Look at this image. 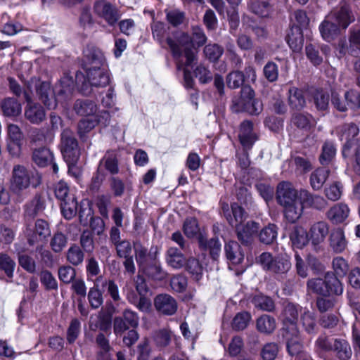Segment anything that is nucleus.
<instances>
[{
    "mask_svg": "<svg viewBox=\"0 0 360 360\" xmlns=\"http://www.w3.org/2000/svg\"><path fill=\"white\" fill-rule=\"evenodd\" d=\"M74 110L81 116H90L97 112V105L91 100H77L74 104Z\"/></svg>",
    "mask_w": 360,
    "mask_h": 360,
    "instance_id": "nucleus-36",
    "label": "nucleus"
},
{
    "mask_svg": "<svg viewBox=\"0 0 360 360\" xmlns=\"http://www.w3.org/2000/svg\"><path fill=\"white\" fill-rule=\"evenodd\" d=\"M84 202H82V205H80V209L79 210V221L84 226H86L88 224L89 221H91V226L93 227V223L97 222L98 224H100V228L97 230V233L99 234L101 232L103 231V221L101 219H94L92 216V211L91 207L86 205V207H83Z\"/></svg>",
    "mask_w": 360,
    "mask_h": 360,
    "instance_id": "nucleus-40",
    "label": "nucleus"
},
{
    "mask_svg": "<svg viewBox=\"0 0 360 360\" xmlns=\"http://www.w3.org/2000/svg\"><path fill=\"white\" fill-rule=\"evenodd\" d=\"M53 159V153L46 148H39L33 152L32 160L39 167L48 165Z\"/></svg>",
    "mask_w": 360,
    "mask_h": 360,
    "instance_id": "nucleus-44",
    "label": "nucleus"
},
{
    "mask_svg": "<svg viewBox=\"0 0 360 360\" xmlns=\"http://www.w3.org/2000/svg\"><path fill=\"white\" fill-rule=\"evenodd\" d=\"M257 330L264 335H270L276 328V319L268 314H263L256 320Z\"/></svg>",
    "mask_w": 360,
    "mask_h": 360,
    "instance_id": "nucleus-32",
    "label": "nucleus"
},
{
    "mask_svg": "<svg viewBox=\"0 0 360 360\" xmlns=\"http://www.w3.org/2000/svg\"><path fill=\"white\" fill-rule=\"evenodd\" d=\"M84 57L89 65V68L105 67V57L103 52L95 47H88L84 51Z\"/></svg>",
    "mask_w": 360,
    "mask_h": 360,
    "instance_id": "nucleus-29",
    "label": "nucleus"
},
{
    "mask_svg": "<svg viewBox=\"0 0 360 360\" xmlns=\"http://www.w3.org/2000/svg\"><path fill=\"white\" fill-rule=\"evenodd\" d=\"M254 91L245 86L241 90V96L233 99L232 110L236 112L245 111L250 115H257L262 111L260 101L254 98Z\"/></svg>",
    "mask_w": 360,
    "mask_h": 360,
    "instance_id": "nucleus-6",
    "label": "nucleus"
},
{
    "mask_svg": "<svg viewBox=\"0 0 360 360\" xmlns=\"http://www.w3.org/2000/svg\"><path fill=\"white\" fill-rule=\"evenodd\" d=\"M166 262L172 268L179 269L185 266L186 258L179 249L171 247L167 251Z\"/></svg>",
    "mask_w": 360,
    "mask_h": 360,
    "instance_id": "nucleus-31",
    "label": "nucleus"
},
{
    "mask_svg": "<svg viewBox=\"0 0 360 360\" xmlns=\"http://www.w3.org/2000/svg\"><path fill=\"white\" fill-rule=\"evenodd\" d=\"M338 136L343 143V155L354 146L358 141L360 132L359 127L354 123H346L336 129Z\"/></svg>",
    "mask_w": 360,
    "mask_h": 360,
    "instance_id": "nucleus-11",
    "label": "nucleus"
},
{
    "mask_svg": "<svg viewBox=\"0 0 360 360\" xmlns=\"http://www.w3.org/2000/svg\"><path fill=\"white\" fill-rule=\"evenodd\" d=\"M68 244V237L61 232H56L53 234L50 240V247L56 252H61Z\"/></svg>",
    "mask_w": 360,
    "mask_h": 360,
    "instance_id": "nucleus-54",
    "label": "nucleus"
},
{
    "mask_svg": "<svg viewBox=\"0 0 360 360\" xmlns=\"http://www.w3.org/2000/svg\"><path fill=\"white\" fill-rule=\"evenodd\" d=\"M301 323L307 333L311 334L316 333L317 326L314 312L305 309L301 314Z\"/></svg>",
    "mask_w": 360,
    "mask_h": 360,
    "instance_id": "nucleus-46",
    "label": "nucleus"
},
{
    "mask_svg": "<svg viewBox=\"0 0 360 360\" xmlns=\"http://www.w3.org/2000/svg\"><path fill=\"white\" fill-rule=\"evenodd\" d=\"M88 300L91 308L93 309H98L103 304V295L98 289V284L96 283H95L93 288L89 289L88 292Z\"/></svg>",
    "mask_w": 360,
    "mask_h": 360,
    "instance_id": "nucleus-56",
    "label": "nucleus"
},
{
    "mask_svg": "<svg viewBox=\"0 0 360 360\" xmlns=\"http://www.w3.org/2000/svg\"><path fill=\"white\" fill-rule=\"evenodd\" d=\"M293 124L300 129L309 130L314 126V120L309 115L296 114L292 117Z\"/></svg>",
    "mask_w": 360,
    "mask_h": 360,
    "instance_id": "nucleus-59",
    "label": "nucleus"
},
{
    "mask_svg": "<svg viewBox=\"0 0 360 360\" xmlns=\"http://www.w3.org/2000/svg\"><path fill=\"white\" fill-rule=\"evenodd\" d=\"M172 333L167 328L160 329L154 333L153 340L157 347L163 348L169 345Z\"/></svg>",
    "mask_w": 360,
    "mask_h": 360,
    "instance_id": "nucleus-52",
    "label": "nucleus"
},
{
    "mask_svg": "<svg viewBox=\"0 0 360 360\" xmlns=\"http://www.w3.org/2000/svg\"><path fill=\"white\" fill-rule=\"evenodd\" d=\"M1 107L4 115L7 117H17L22 111L21 104L13 98L4 99Z\"/></svg>",
    "mask_w": 360,
    "mask_h": 360,
    "instance_id": "nucleus-37",
    "label": "nucleus"
},
{
    "mask_svg": "<svg viewBox=\"0 0 360 360\" xmlns=\"http://www.w3.org/2000/svg\"><path fill=\"white\" fill-rule=\"evenodd\" d=\"M74 87L75 82L72 77L68 74H64L53 89L56 102H64L70 98Z\"/></svg>",
    "mask_w": 360,
    "mask_h": 360,
    "instance_id": "nucleus-16",
    "label": "nucleus"
},
{
    "mask_svg": "<svg viewBox=\"0 0 360 360\" xmlns=\"http://www.w3.org/2000/svg\"><path fill=\"white\" fill-rule=\"evenodd\" d=\"M41 184V176L35 172L28 169L22 165H15L11 178V189L20 195L30 187L37 188Z\"/></svg>",
    "mask_w": 360,
    "mask_h": 360,
    "instance_id": "nucleus-3",
    "label": "nucleus"
},
{
    "mask_svg": "<svg viewBox=\"0 0 360 360\" xmlns=\"http://www.w3.org/2000/svg\"><path fill=\"white\" fill-rule=\"evenodd\" d=\"M225 206L223 207L224 215L232 226H237L241 224L244 219V210L237 203L231 205L232 215L229 212V210L225 212Z\"/></svg>",
    "mask_w": 360,
    "mask_h": 360,
    "instance_id": "nucleus-39",
    "label": "nucleus"
},
{
    "mask_svg": "<svg viewBox=\"0 0 360 360\" xmlns=\"http://www.w3.org/2000/svg\"><path fill=\"white\" fill-rule=\"evenodd\" d=\"M343 191V186L340 181H333L324 188V195L328 200L337 201L340 199Z\"/></svg>",
    "mask_w": 360,
    "mask_h": 360,
    "instance_id": "nucleus-45",
    "label": "nucleus"
},
{
    "mask_svg": "<svg viewBox=\"0 0 360 360\" xmlns=\"http://www.w3.org/2000/svg\"><path fill=\"white\" fill-rule=\"evenodd\" d=\"M16 264L14 259L7 253H0V271L8 278H13Z\"/></svg>",
    "mask_w": 360,
    "mask_h": 360,
    "instance_id": "nucleus-47",
    "label": "nucleus"
},
{
    "mask_svg": "<svg viewBox=\"0 0 360 360\" xmlns=\"http://www.w3.org/2000/svg\"><path fill=\"white\" fill-rule=\"evenodd\" d=\"M39 99L49 110L56 108L57 102L51 94L50 85L47 82H41L37 88Z\"/></svg>",
    "mask_w": 360,
    "mask_h": 360,
    "instance_id": "nucleus-30",
    "label": "nucleus"
},
{
    "mask_svg": "<svg viewBox=\"0 0 360 360\" xmlns=\"http://www.w3.org/2000/svg\"><path fill=\"white\" fill-rule=\"evenodd\" d=\"M96 15L110 26H114L120 18L117 8L105 0L96 1L94 5Z\"/></svg>",
    "mask_w": 360,
    "mask_h": 360,
    "instance_id": "nucleus-12",
    "label": "nucleus"
},
{
    "mask_svg": "<svg viewBox=\"0 0 360 360\" xmlns=\"http://www.w3.org/2000/svg\"><path fill=\"white\" fill-rule=\"evenodd\" d=\"M290 238L292 245L297 248H302L310 240L309 233L302 226H295L290 234Z\"/></svg>",
    "mask_w": 360,
    "mask_h": 360,
    "instance_id": "nucleus-35",
    "label": "nucleus"
},
{
    "mask_svg": "<svg viewBox=\"0 0 360 360\" xmlns=\"http://www.w3.org/2000/svg\"><path fill=\"white\" fill-rule=\"evenodd\" d=\"M350 210L344 202L335 204L326 212L327 219L333 224L343 223L349 217Z\"/></svg>",
    "mask_w": 360,
    "mask_h": 360,
    "instance_id": "nucleus-21",
    "label": "nucleus"
},
{
    "mask_svg": "<svg viewBox=\"0 0 360 360\" xmlns=\"http://www.w3.org/2000/svg\"><path fill=\"white\" fill-rule=\"evenodd\" d=\"M307 288L311 292L323 296L332 294L340 295L343 292L342 283L331 272H327L324 279L316 278L309 280Z\"/></svg>",
    "mask_w": 360,
    "mask_h": 360,
    "instance_id": "nucleus-5",
    "label": "nucleus"
},
{
    "mask_svg": "<svg viewBox=\"0 0 360 360\" xmlns=\"http://www.w3.org/2000/svg\"><path fill=\"white\" fill-rule=\"evenodd\" d=\"M340 53L345 54L348 52L353 56H360V29L352 28L349 30V44H340Z\"/></svg>",
    "mask_w": 360,
    "mask_h": 360,
    "instance_id": "nucleus-20",
    "label": "nucleus"
},
{
    "mask_svg": "<svg viewBox=\"0 0 360 360\" xmlns=\"http://www.w3.org/2000/svg\"><path fill=\"white\" fill-rule=\"evenodd\" d=\"M28 243L34 245L40 241L46 240L51 235L48 223L43 219H37L33 229L27 226L25 231Z\"/></svg>",
    "mask_w": 360,
    "mask_h": 360,
    "instance_id": "nucleus-15",
    "label": "nucleus"
},
{
    "mask_svg": "<svg viewBox=\"0 0 360 360\" xmlns=\"http://www.w3.org/2000/svg\"><path fill=\"white\" fill-rule=\"evenodd\" d=\"M24 97L27 104L25 107L24 116L32 124H39L46 118V112L39 103L32 101L31 96L27 91H24Z\"/></svg>",
    "mask_w": 360,
    "mask_h": 360,
    "instance_id": "nucleus-13",
    "label": "nucleus"
},
{
    "mask_svg": "<svg viewBox=\"0 0 360 360\" xmlns=\"http://www.w3.org/2000/svg\"><path fill=\"white\" fill-rule=\"evenodd\" d=\"M329 244L335 253H341L347 248V240L342 229L336 228L332 230L329 236Z\"/></svg>",
    "mask_w": 360,
    "mask_h": 360,
    "instance_id": "nucleus-25",
    "label": "nucleus"
},
{
    "mask_svg": "<svg viewBox=\"0 0 360 360\" xmlns=\"http://www.w3.org/2000/svg\"><path fill=\"white\" fill-rule=\"evenodd\" d=\"M251 319L250 313L243 311L238 313L233 319L232 327L236 330H244Z\"/></svg>",
    "mask_w": 360,
    "mask_h": 360,
    "instance_id": "nucleus-60",
    "label": "nucleus"
},
{
    "mask_svg": "<svg viewBox=\"0 0 360 360\" xmlns=\"http://www.w3.org/2000/svg\"><path fill=\"white\" fill-rule=\"evenodd\" d=\"M199 247L201 250L208 251L213 259H217L221 253V244L216 238L210 239L200 236L198 238Z\"/></svg>",
    "mask_w": 360,
    "mask_h": 360,
    "instance_id": "nucleus-27",
    "label": "nucleus"
},
{
    "mask_svg": "<svg viewBox=\"0 0 360 360\" xmlns=\"http://www.w3.org/2000/svg\"><path fill=\"white\" fill-rule=\"evenodd\" d=\"M277 237V227L274 224H269L261 230L259 239L265 244L272 243Z\"/></svg>",
    "mask_w": 360,
    "mask_h": 360,
    "instance_id": "nucleus-58",
    "label": "nucleus"
},
{
    "mask_svg": "<svg viewBox=\"0 0 360 360\" xmlns=\"http://www.w3.org/2000/svg\"><path fill=\"white\" fill-rule=\"evenodd\" d=\"M281 335L286 342L287 349L292 356L298 354L302 348L296 323H283Z\"/></svg>",
    "mask_w": 360,
    "mask_h": 360,
    "instance_id": "nucleus-8",
    "label": "nucleus"
},
{
    "mask_svg": "<svg viewBox=\"0 0 360 360\" xmlns=\"http://www.w3.org/2000/svg\"><path fill=\"white\" fill-rule=\"evenodd\" d=\"M288 103L292 109L300 110L306 105L303 91L296 87H291L289 91Z\"/></svg>",
    "mask_w": 360,
    "mask_h": 360,
    "instance_id": "nucleus-38",
    "label": "nucleus"
},
{
    "mask_svg": "<svg viewBox=\"0 0 360 360\" xmlns=\"http://www.w3.org/2000/svg\"><path fill=\"white\" fill-rule=\"evenodd\" d=\"M279 352V347L276 342L266 343L262 350L261 356L263 360H274Z\"/></svg>",
    "mask_w": 360,
    "mask_h": 360,
    "instance_id": "nucleus-62",
    "label": "nucleus"
},
{
    "mask_svg": "<svg viewBox=\"0 0 360 360\" xmlns=\"http://www.w3.org/2000/svg\"><path fill=\"white\" fill-rule=\"evenodd\" d=\"M333 350L336 352L338 358L340 360H348L352 354L349 344L342 339H335L333 340Z\"/></svg>",
    "mask_w": 360,
    "mask_h": 360,
    "instance_id": "nucleus-41",
    "label": "nucleus"
},
{
    "mask_svg": "<svg viewBox=\"0 0 360 360\" xmlns=\"http://www.w3.org/2000/svg\"><path fill=\"white\" fill-rule=\"evenodd\" d=\"M44 207V200L39 195H36L26 205L25 212L27 215L33 217L41 212Z\"/></svg>",
    "mask_w": 360,
    "mask_h": 360,
    "instance_id": "nucleus-55",
    "label": "nucleus"
},
{
    "mask_svg": "<svg viewBox=\"0 0 360 360\" xmlns=\"http://www.w3.org/2000/svg\"><path fill=\"white\" fill-rule=\"evenodd\" d=\"M249 8L252 13L262 18L268 17L271 11V6L264 1H252Z\"/></svg>",
    "mask_w": 360,
    "mask_h": 360,
    "instance_id": "nucleus-49",
    "label": "nucleus"
},
{
    "mask_svg": "<svg viewBox=\"0 0 360 360\" xmlns=\"http://www.w3.org/2000/svg\"><path fill=\"white\" fill-rule=\"evenodd\" d=\"M183 230L188 238H193L199 232L198 221L195 218H187L183 225Z\"/></svg>",
    "mask_w": 360,
    "mask_h": 360,
    "instance_id": "nucleus-64",
    "label": "nucleus"
},
{
    "mask_svg": "<svg viewBox=\"0 0 360 360\" xmlns=\"http://www.w3.org/2000/svg\"><path fill=\"white\" fill-rule=\"evenodd\" d=\"M61 212L67 219H72L77 214V202L74 198H69L60 204Z\"/></svg>",
    "mask_w": 360,
    "mask_h": 360,
    "instance_id": "nucleus-53",
    "label": "nucleus"
},
{
    "mask_svg": "<svg viewBox=\"0 0 360 360\" xmlns=\"http://www.w3.org/2000/svg\"><path fill=\"white\" fill-rule=\"evenodd\" d=\"M102 167H104L111 174L119 172L118 162L114 152L108 151L100 160L98 168L101 170Z\"/></svg>",
    "mask_w": 360,
    "mask_h": 360,
    "instance_id": "nucleus-43",
    "label": "nucleus"
},
{
    "mask_svg": "<svg viewBox=\"0 0 360 360\" xmlns=\"http://www.w3.org/2000/svg\"><path fill=\"white\" fill-rule=\"evenodd\" d=\"M167 44L175 59L177 70H183L184 72V86L186 88H191L193 84V79L188 68L191 66L193 63L189 65L187 64L186 58L183 55L181 49L174 43L172 38H167Z\"/></svg>",
    "mask_w": 360,
    "mask_h": 360,
    "instance_id": "nucleus-9",
    "label": "nucleus"
},
{
    "mask_svg": "<svg viewBox=\"0 0 360 360\" xmlns=\"http://www.w3.org/2000/svg\"><path fill=\"white\" fill-rule=\"evenodd\" d=\"M224 53V49L217 44H209L204 48L205 56L211 61H217Z\"/></svg>",
    "mask_w": 360,
    "mask_h": 360,
    "instance_id": "nucleus-63",
    "label": "nucleus"
},
{
    "mask_svg": "<svg viewBox=\"0 0 360 360\" xmlns=\"http://www.w3.org/2000/svg\"><path fill=\"white\" fill-rule=\"evenodd\" d=\"M300 199L303 208L306 207L323 210L328 207V201L323 196L313 194L305 189L300 190Z\"/></svg>",
    "mask_w": 360,
    "mask_h": 360,
    "instance_id": "nucleus-17",
    "label": "nucleus"
},
{
    "mask_svg": "<svg viewBox=\"0 0 360 360\" xmlns=\"http://www.w3.org/2000/svg\"><path fill=\"white\" fill-rule=\"evenodd\" d=\"M329 226L324 221L314 223L309 231V237L314 245L322 243L328 234Z\"/></svg>",
    "mask_w": 360,
    "mask_h": 360,
    "instance_id": "nucleus-24",
    "label": "nucleus"
},
{
    "mask_svg": "<svg viewBox=\"0 0 360 360\" xmlns=\"http://www.w3.org/2000/svg\"><path fill=\"white\" fill-rule=\"evenodd\" d=\"M239 140L245 149H250L257 139L255 133L253 131L252 123L250 121H244L240 124L238 134Z\"/></svg>",
    "mask_w": 360,
    "mask_h": 360,
    "instance_id": "nucleus-23",
    "label": "nucleus"
},
{
    "mask_svg": "<svg viewBox=\"0 0 360 360\" xmlns=\"http://www.w3.org/2000/svg\"><path fill=\"white\" fill-rule=\"evenodd\" d=\"M7 148L13 157H19L21 154L23 133L15 124L7 126Z\"/></svg>",
    "mask_w": 360,
    "mask_h": 360,
    "instance_id": "nucleus-14",
    "label": "nucleus"
},
{
    "mask_svg": "<svg viewBox=\"0 0 360 360\" xmlns=\"http://www.w3.org/2000/svg\"><path fill=\"white\" fill-rule=\"evenodd\" d=\"M84 254L80 248L73 244L66 252V259L73 266H78L83 262Z\"/></svg>",
    "mask_w": 360,
    "mask_h": 360,
    "instance_id": "nucleus-48",
    "label": "nucleus"
},
{
    "mask_svg": "<svg viewBox=\"0 0 360 360\" xmlns=\"http://www.w3.org/2000/svg\"><path fill=\"white\" fill-rule=\"evenodd\" d=\"M330 96L323 90H316L314 94V103L319 110L325 111L329 105Z\"/></svg>",
    "mask_w": 360,
    "mask_h": 360,
    "instance_id": "nucleus-57",
    "label": "nucleus"
},
{
    "mask_svg": "<svg viewBox=\"0 0 360 360\" xmlns=\"http://www.w3.org/2000/svg\"><path fill=\"white\" fill-rule=\"evenodd\" d=\"M287 42L290 49L295 52H299L304 42L302 29L299 26H292L287 35Z\"/></svg>",
    "mask_w": 360,
    "mask_h": 360,
    "instance_id": "nucleus-28",
    "label": "nucleus"
},
{
    "mask_svg": "<svg viewBox=\"0 0 360 360\" xmlns=\"http://www.w3.org/2000/svg\"><path fill=\"white\" fill-rule=\"evenodd\" d=\"M329 170L321 167L314 171L310 176V184L314 190H320L329 175Z\"/></svg>",
    "mask_w": 360,
    "mask_h": 360,
    "instance_id": "nucleus-42",
    "label": "nucleus"
},
{
    "mask_svg": "<svg viewBox=\"0 0 360 360\" xmlns=\"http://www.w3.org/2000/svg\"><path fill=\"white\" fill-rule=\"evenodd\" d=\"M185 265L186 270L191 275L193 279L199 281L201 278L203 268L198 259L194 257H190L187 262H186Z\"/></svg>",
    "mask_w": 360,
    "mask_h": 360,
    "instance_id": "nucleus-51",
    "label": "nucleus"
},
{
    "mask_svg": "<svg viewBox=\"0 0 360 360\" xmlns=\"http://www.w3.org/2000/svg\"><path fill=\"white\" fill-rule=\"evenodd\" d=\"M332 264L335 273L333 274L337 278L344 277L349 270V265L347 261L342 257H337L334 258Z\"/></svg>",
    "mask_w": 360,
    "mask_h": 360,
    "instance_id": "nucleus-61",
    "label": "nucleus"
},
{
    "mask_svg": "<svg viewBox=\"0 0 360 360\" xmlns=\"http://www.w3.org/2000/svg\"><path fill=\"white\" fill-rule=\"evenodd\" d=\"M110 75L105 67L87 68L86 79L81 72L75 75V84L83 94H89L88 84L95 87H104L109 84Z\"/></svg>",
    "mask_w": 360,
    "mask_h": 360,
    "instance_id": "nucleus-4",
    "label": "nucleus"
},
{
    "mask_svg": "<svg viewBox=\"0 0 360 360\" xmlns=\"http://www.w3.org/2000/svg\"><path fill=\"white\" fill-rule=\"evenodd\" d=\"M167 38H172L181 49L188 65L195 60V53L192 48L202 46L207 41L202 28L198 26L193 27L192 37L184 32H177Z\"/></svg>",
    "mask_w": 360,
    "mask_h": 360,
    "instance_id": "nucleus-2",
    "label": "nucleus"
},
{
    "mask_svg": "<svg viewBox=\"0 0 360 360\" xmlns=\"http://www.w3.org/2000/svg\"><path fill=\"white\" fill-rule=\"evenodd\" d=\"M329 18H331L340 27L345 30L354 20V15L349 7L346 5L332 11L329 14Z\"/></svg>",
    "mask_w": 360,
    "mask_h": 360,
    "instance_id": "nucleus-22",
    "label": "nucleus"
},
{
    "mask_svg": "<svg viewBox=\"0 0 360 360\" xmlns=\"http://www.w3.org/2000/svg\"><path fill=\"white\" fill-rule=\"evenodd\" d=\"M61 152L65 161L73 162L79 159V150L74 132L65 129L61 134Z\"/></svg>",
    "mask_w": 360,
    "mask_h": 360,
    "instance_id": "nucleus-10",
    "label": "nucleus"
},
{
    "mask_svg": "<svg viewBox=\"0 0 360 360\" xmlns=\"http://www.w3.org/2000/svg\"><path fill=\"white\" fill-rule=\"evenodd\" d=\"M225 253L227 259L233 264L241 263L244 259V255L240 250V247L237 242L229 241L226 243Z\"/></svg>",
    "mask_w": 360,
    "mask_h": 360,
    "instance_id": "nucleus-33",
    "label": "nucleus"
},
{
    "mask_svg": "<svg viewBox=\"0 0 360 360\" xmlns=\"http://www.w3.org/2000/svg\"><path fill=\"white\" fill-rule=\"evenodd\" d=\"M259 227V224L252 221L236 226L238 240L243 244L249 243L252 236L257 232Z\"/></svg>",
    "mask_w": 360,
    "mask_h": 360,
    "instance_id": "nucleus-26",
    "label": "nucleus"
},
{
    "mask_svg": "<svg viewBox=\"0 0 360 360\" xmlns=\"http://www.w3.org/2000/svg\"><path fill=\"white\" fill-rule=\"evenodd\" d=\"M257 262L264 269L278 275L286 274L291 268V263L287 257H273L269 252L262 253Z\"/></svg>",
    "mask_w": 360,
    "mask_h": 360,
    "instance_id": "nucleus-7",
    "label": "nucleus"
},
{
    "mask_svg": "<svg viewBox=\"0 0 360 360\" xmlns=\"http://www.w3.org/2000/svg\"><path fill=\"white\" fill-rule=\"evenodd\" d=\"M252 302L256 308L263 311H272L275 308L273 300L262 294L255 295Z\"/></svg>",
    "mask_w": 360,
    "mask_h": 360,
    "instance_id": "nucleus-50",
    "label": "nucleus"
},
{
    "mask_svg": "<svg viewBox=\"0 0 360 360\" xmlns=\"http://www.w3.org/2000/svg\"><path fill=\"white\" fill-rule=\"evenodd\" d=\"M319 30L322 37L325 40L330 41L338 35L339 26L331 18H329L328 15L320 25Z\"/></svg>",
    "mask_w": 360,
    "mask_h": 360,
    "instance_id": "nucleus-34",
    "label": "nucleus"
},
{
    "mask_svg": "<svg viewBox=\"0 0 360 360\" xmlns=\"http://www.w3.org/2000/svg\"><path fill=\"white\" fill-rule=\"evenodd\" d=\"M154 305L156 310L164 315H173L177 310V302L167 294H160L155 297Z\"/></svg>",
    "mask_w": 360,
    "mask_h": 360,
    "instance_id": "nucleus-19",
    "label": "nucleus"
},
{
    "mask_svg": "<svg viewBox=\"0 0 360 360\" xmlns=\"http://www.w3.org/2000/svg\"><path fill=\"white\" fill-rule=\"evenodd\" d=\"M358 95L354 91H348L345 93V100H341L340 95L332 92L331 102L334 107L341 112H345L347 108H355L357 105Z\"/></svg>",
    "mask_w": 360,
    "mask_h": 360,
    "instance_id": "nucleus-18",
    "label": "nucleus"
},
{
    "mask_svg": "<svg viewBox=\"0 0 360 360\" xmlns=\"http://www.w3.org/2000/svg\"><path fill=\"white\" fill-rule=\"evenodd\" d=\"M276 200L283 208L286 219L294 223L303 213V205L300 199V191L296 190L291 184L281 182L278 185Z\"/></svg>",
    "mask_w": 360,
    "mask_h": 360,
    "instance_id": "nucleus-1",
    "label": "nucleus"
}]
</instances>
